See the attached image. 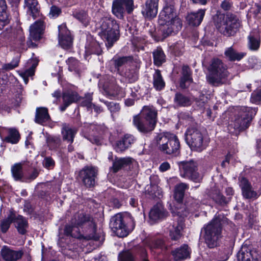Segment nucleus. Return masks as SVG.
I'll list each match as a JSON object with an SVG mask.
<instances>
[{"label": "nucleus", "mask_w": 261, "mask_h": 261, "mask_svg": "<svg viewBox=\"0 0 261 261\" xmlns=\"http://www.w3.org/2000/svg\"><path fill=\"white\" fill-rule=\"evenodd\" d=\"M89 227L90 234H87L85 238L87 240L93 239L97 241L99 237L95 233V224L91 219L89 215L83 212L76 214L71 220V225H66L64 229V232L67 236H71L74 238H80L81 234L78 232V227L83 225Z\"/></svg>", "instance_id": "2"}, {"label": "nucleus", "mask_w": 261, "mask_h": 261, "mask_svg": "<svg viewBox=\"0 0 261 261\" xmlns=\"http://www.w3.org/2000/svg\"><path fill=\"white\" fill-rule=\"evenodd\" d=\"M30 27V38L34 41L39 40L42 36L45 28L44 22L42 16Z\"/></svg>", "instance_id": "19"}, {"label": "nucleus", "mask_w": 261, "mask_h": 261, "mask_svg": "<svg viewBox=\"0 0 261 261\" xmlns=\"http://www.w3.org/2000/svg\"><path fill=\"white\" fill-rule=\"evenodd\" d=\"M154 63L158 66L161 65L165 61V55L160 48H158L153 52Z\"/></svg>", "instance_id": "40"}, {"label": "nucleus", "mask_w": 261, "mask_h": 261, "mask_svg": "<svg viewBox=\"0 0 261 261\" xmlns=\"http://www.w3.org/2000/svg\"><path fill=\"white\" fill-rule=\"evenodd\" d=\"M11 172L14 179L17 181L23 182L25 174L22 171V164L16 163L11 167Z\"/></svg>", "instance_id": "35"}, {"label": "nucleus", "mask_w": 261, "mask_h": 261, "mask_svg": "<svg viewBox=\"0 0 261 261\" xmlns=\"http://www.w3.org/2000/svg\"><path fill=\"white\" fill-rule=\"evenodd\" d=\"M97 173V169L96 167L87 166L80 171L79 176L85 186L91 187L95 184Z\"/></svg>", "instance_id": "14"}, {"label": "nucleus", "mask_w": 261, "mask_h": 261, "mask_svg": "<svg viewBox=\"0 0 261 261\" xmlns=\"http://www.w3.org/2000/svg\"><path fill=\"white\" fill-rule=\"evenodd\" d=\"M145 190V194L150 198L159 197L161 195L162 191L158 185H147L146 186Z\"/></svg>", "instance_id": "39"}, {"label": "nucleus", "mask_w": 261, "mask_h": 261, "mask_svg": "<svg viewBox=\"0 0 261 261\" xmlns=\"http://www.w3.org/2000/svg\"><path fill=\"white\" fill-rule=\"evenodd\" d=\"M160 170L162 172H164L167 171L170 168V165L168 162H164L160 166Z\"/></svg>", "instance_id": "63"}, {"label": "nucleus", "mask_w": 261, "mask_h": 261, "mask_svg": "<svg viewBox=\"0 0 261 261\" xmlns=\"http://www.w3.org/2000/svg\"><path fill=\"white\" fill-rule=\"evenodd\" d=\"M91 100H92L91 98L90 97L88 99L87 101H85L83 102V105L86 106L88 108H91L92 106H93V108L94 109V111L96 113H100L102 111L101 108L99 106H97L94 105H93L91 103Z\"/></svg>", "instance_id": "54"}, {"label": "nucleus", "mask_w": 261, "mask_h": 261, "mask_svg": "<svg viewBox=\"0 0 261 261\" xmlns=\"http://www.w3.org/2000/svg\"><path fill=\"white\" fill-rule=\"evenodd\" d=\"M24 4L29 15H31L33 19L41 16L40 6L37 0H24Z\"/></svg>", "instance_id": "26"}, {"label": "nucleus", "mask_w": 261, "mask_h": 261, "mask_svg": "<svg viewBox=\"0 0 261 261\" xmlns=\"http://www.w3.org/2000/svg\"><path fill=\"white\" fill-rule=\"evenodd\" d=\"M3 36L10 42L14 43L18 45H23L25 38L22 30L21 29H13L7 28L3 33Z\"/></svg>", "instance_id": "16"}, {"label": "nucleus", "mask_w": 261, "mask_h": 261, "mask_svg": "<svg viewBox=\"0 0 261 261\" xmlns=\"http://www.w3.org/2000/svg\"><path fill=\"white\" fill-rule=\"evenodd\" d=\"M104 102L107 106L108 109L111 112L118 111L120 109L119 105L113 102Z\"/></svg>", "instance_id": "57"}, {"label": "nucleus", "mask_w": 261, "mask_h": 261, "mask_svg": "<svg viewBox=\"0 0 261 261\" xmlns=\"http://www.w3.org/2000/svg\"><path fill=\"white\" fill-rule=\"evenodd\" d=\"M185 135L187 143L192 150L201 152L206 148L207 142L198 129L189 128Z\"/></svg>", "instance_id": "12"}, {"label": "nucleus", "mask_w": 261, "mask_h": 261, "mask_svg": "<svg viewBox=\"0 0 261 261\" xmlns=\"http://www.w3.org/2000/svg\"><path fill=\"white\" fill-rule=\"evenodd\" d=\"M50 119L48 110L45 107L37 108L36 111L35 121L40 124L44 125Z\"/></svg>", "instance_id": "28"}, {"label": "nucleus", "mask_w": 261, "mask_h": 261, "mask_svg": "<svg viewBox=\"0 0 261 261\" xmlns=\"http://www.w3.org/2000/svg\"><path fill=\"white\" fill-rule=\"evenodd\" d=\"M158 3L154 0H147L142 10L143 15L147 18H152L158 13Z\"/></svg>", "instance_id": "21"}, {"label": "nucleus", "mask_w": 261, "mask_h": 261, "mask_svg": "<svg viewBox=\"0 0 261 261\" xmlns=\"http://www.w3.org/2000/svg\"><path fill=\"white\" fill-rule=\"evenodd\" d=\"M164 246V242L162 240H158L153 244V246L151 248H163Z\"/></svg>", "instance_id": "62"}, {"label": "nucleus", "mask_w": 261, "mask_h": 261, "mask_svg": "<svg viewBox=\"0 0 261 261\" xmlns=\"http://www.w3.org/2000/svg\"><path fill=\"white\" fill-rule=\"evenodd\" d=\"M127 61L126 57L119 58L113 59L111 62L114 64L116 70L118 71L119 68L124 64Z\"/></svg>", "instance_id": "51"}, {"label": "nucleus", "mask_w": 261, "mask_h": 261, "mask_svg": "<svg viewBox=\"0 0 261 261\" xmlns=\"http://www.w3.org/2000/svg\"><path fill=\"white\" fill-rule=\"evenodd\" d=\"M157 111L152 106H144L140 114L134 117L133 124L143 133L152 131L156 123Z\"/></svg>", "instance_id": "4"}, {"label": "nucleus", "mask_w": 261, "mask_h": 261, "mask_svg": "<svg viewBox=\"0 0 261 261\" xmlns=\"http://www.w3.org/2000/svg\"><path fill=\"white\" fill-rule=\"evenodd\" d=\"M32 64L30 67L25 70L19 71V75L23 79L25 84L28 83V77L32 76L35 73V70L38 65L36 61H32Z\"/></svg>", "instance_id": "37"}, {"label": "nucleus", "mask_w": 261, "mask_h": 261, "mask_svg": "<svg viewBox=\"0 0 261 261\" xmlns=\"http://www.w3.org/2000/svg\"><path fill=\"white\" fill-rule=\"evenodd\" d=\"M91 46H86V55H90L91 54H98V52L96 51L94 48L93 47H98V44L96 43L93 42L91 45Z\"/></svg>", "instance_id": "59"}, {"label": "nucleus", "mask_w": 261, "mask_h": 261, "mask_svg": "<svg viewBox=\"0 0 261 261\" xmlns=\"http://www.w3.org/2000/svg\"><path fill=\"white\" fill-rule=\"evenodd\" d=\"M239 185L244 197L247 199L257 198L256 192L252 190L250 184L246 178L243 177H241L239 179Z\"/></svg>", "instance_id": "22"}, {"label": "nucleus", "mask_w": 261, "mask_h": 261, "mask_svg": "<svg viewBox=\"0 0 261 261\" xmlns=\"http://www.w3.org/2000/svg\"><path fill=\"white\" fill-rule=\"evenodd\" d=\"M44 166L46 168H50L54 167L55 162L50 158H46L43 162Z\"/></svg>", "instance_id": "60"}, {"label": "nucleus", "mask_w": 261, "mask_h": 261, "mask_svg": "<svg viewBox=\"0 0 261 261\" xmlns=\"http://www.w3.org/2000/svg\"><path fill=\"white\" fill-rule=\"evenodd\" d=\"M62 98L63 102L69 103L70 105L76 101L78 100L79 96L76 92L68 91L63 93Z\"/></svg>", "instance_id": "42"}, {"label": "nucleus", "mask_w": 261, "mask_h": 261, "mask_svg": "<svg viewBox=\"0 0 261 261\" xmlns=\"http://www.w3.org/2000/svg\"><path fill=\"white\" fill-rule=\"evenodd\" d=\"M256 112V108H242L229 124V130L231 131V129L233 128L234 130L239 132L247 128Z\"/></svg>", "instance_id": "7"}, {"label": "nucleus", "mask_w": 261, "mask_h": 261, "mask_svg": "<svg viewBox=\"0 0 261 261\" xmlns=\"http://www.w3.org/2000/svg\"><path fill=\"white\" fill-rule=\"evenodd\" d=\"M120 1L128 13L130 14L133 11L135 8L133 0H120Z\"/></svg>", "instance_id": "48"}, {"label": "nucleus", "mask_w": 261, "mask_h": 261, "mask_svg": "<svg viewBox=\"0 0 261 261\" xmlns=\"http://www.w3.org/2000/svg\"><path fill=\"white\" fill-rule=\"evenodd\" d=\"M205 13V9H199L197 12H192L188 15L187 21L192 26H198L201 23Z\"/></svg>", "instance_id": "25"}, {"label": "nucleus", "mask_w": 261, "mask_h": 261, "mask_svg": "<svg viewBox=\"0 0 261 261\" xmlns=\"http://www.w3.org/2000/svg\"><path fill=\"white\" fill-rule=\"evenodd\" d=\"M135 226L134 220L129 214H117L111 220L110 226L118 237L127 236L129 231L134 228Z\"/></svg>", "instance_id": "6"}, {"label": "nucleus", "mask_w": 261, "mask_h": 261, "mask_svg": "<svg viewBox=\"0 0 261 261\" xmlns=\"http://www.w3.org/2000/svg\"><path fill=\"white\" fill-rule=\"evenodd\" d=\"M127 166L129 169H132L134 171L135 174L138 173V163L129 157L116 159L113 163L112 169L114 172H116L121 168Z\"/></svg>", "instance_id": "17"}, {"label": "nucleus", "mask_w": 261, "mask_h": 261, "mask_svg": "<svg viewBox=\"0 0 261 261\" xmlns=\"http://www.w3.org/2000/svg\"><path fill=\"white\" fill-rule=\"evenodd\" d=\"M208 74L206 76L207 81L214 85L221 84L223 79L228 75L226 65L218 59L212 60L208 67Z\"/></svg>", "instance_id": "10"}, {"label": "nucleus", "mask_w": 261, "mask_h": 261, "mask_svg": "<svg viewBox=\"0 0 261 261\" xmlns=\"http://www.w3.org/2000/svg\"><path fill=\"white\" fill-rule=\"evenodd\" d=\"M224 55L226 58L231 61H240L245 56L246 54L242 52H238L232 47L227 48L224 52Z\"/></svg>", "instance_id": "31"}, {"label": "nucleus", "mask_w": 261, "mask_h": 261, "mask_svg": "<svg viewBox=\"0 0 261 261\" xmlns=\"http://www.w3.org/2000/svg\"><path fill=\"white\" fill-rule=\"evenodd\" d=\"M250 101L254 104H259L261 102V89H257L253 92Z\"/></svg>", "instance_id": "47"}, {"label": "nucleus", "mask_w": 261, "mask_h": 261, "mask_svg": "<svg viewBox=\"0 0 261 261\" xmlns=\"http://www.w3.org/2000/svg\"><path fill=\"white\" fill-rule=\"evenodd\" d=\"M159 17L160 30L164 38L176 34L181 28V21L172 6H165Z\"/></svg>", "instance_id": "3"}, {"label": "nucleus", "mask_w": 261, "mask_h": 261, "mask_svg": "<svg viewBox=\"0 0 261 261\" xmlns=\"http://www.w3.org/2000/svg\"><path fill=\"white\" fill-rule=\"evenodd\" d=\"M38 175V171L36 170H34L30 175L25 174V179H23V182H30L35 179Z\"/></svg>", "instance_id": "56"}, {"label": "nucleus", "mask_w": 261, "mask_h": 261, "mask_svg": "<svg viewBox=\"0 0 261 261\" xmlns=\"http://www.w3.org/2000/svg\"><path fill=\"white\" fill-rule=\"evenodd\" d=\"M59 43L64 49L70 48L72 45L73 38L66 24H62L58 27Z\"/></svg>", "instance_id": "18"}, {"label": "nucleus", "mask_w": 261, "mask_h": 261, "mask_svg": "<svg viewBox=\"0 0 261 261\" xmlns=\"http://www.w3.org/2000/svg\"><path fill=\"white\" fill-rule=\"evenodd\" d=\"M230 254L229 249H224L223 250L219 252L218 261H225L226 260Z\"/></svg>", "instance_id": "52"}, {"label": "nucleus", "mask_w": 261, "mask_h": 261, "mask_svg": "<svg viewBox=\"0 0 261 261\" xmlns=\"http://www.w3.org/2000/svg\"><path fill=\"white\" fill-rule=\"evenodd\" d=\"M14 215L10 214L7 218L2 221L1 228L3 232H6L9 229L10 224L13 221Z\"/></svg>", "instance_id": "45"}, {"label": "nucleus", "mask_w": 261, "mask_h": 261, "mask_svg": "<svg viewBox=\"0 0 261 261\" xmlns=\"http://www.w3.org/2000/svg\"><path fill=\"white\" fill-rule=\"evenodd\" d=\"M75 17L79 19L84 25L86 26L89 23V18L87 14L84 11H81L77 13Z\"/></svg>", "instance_id": "49"}, {"label": "nucleus", "mask_w": 261, "mask_h": 261, "mask_svg": "<svg viewBox=\"0 0 261 261\" xmlns=\"http://www.w3.org/2000/svg\"><path fill=\"white\" fill-rule=\"evenodd\" d=\"M22 250H14L8 247L4 246L1 251L2 258L6 261H17L23 255Z\"/></svg>", "instance_id": "23"}, {"label": "nucleus", "mask_w": 261, "mask_h": 261, "mask_svg": "<svg viewBox=\"0 0 261 261\" xmlns=\"http://www.w3.org/2000/svg\"><path fill=\"white\" fill-rule=\"evenodd\" d=\"M221 225L220 218L215 217L204 228L205 240L208 247L214 248L217 245L221 232Z\"/></svg>", "instance_id": "11"}, {"label": "nucleus", "mask_w": 261, "mask_h": 261, "mask_svg": "<svg viewBox=\"0 0 261 261\" xmlns=\"http://www.w3.org/2000/svg\"><path fill=\"white\" fill-rule=\"evenodd\" d=\"M0 136L2 139L11 144H16L19 140L18 131L15 128H4L0 130Z\"/></svg>", "instance_id": "20"}, {"label": "nucleus", "mask_w": 261, "mask_h": 261, "mask_svg": "<svg viewBox=\"0 0 261 261\" xmlns=\"http://www.w3.org/2000/svg\"><path fill=\"white\" fill-rule=\"evenodd\" d=\"M7 9V6L5 0H0V30L9 22Z\"/></svg>", "instance_id": "33"}, {"label": "nucleus", "mask_w": 261, "mask_h": 261, "mask_svg": "<svg viewBox=\"0 0 261 261\" xmlns=\"http://www.w3.org/2000/svg\"><path fill=\"white\" fill-rule=\"evenodd\" d=\"M225 193L228 197L226 198L222 195L220 193H216L213 195V198L216 202L220 204L226 203L229 200L230 197L233 195L234 191L232 188L228 187L225 190Z\"/></svg>", "instance_id": "36"}, {"label": "nucleus", "mask_w": 261, "mask_h": 261, "mask_svg": "<svg viewBox=\"0 0 261 261\" xmlns=\"http://www.w3.org/2000/svg\"><path fill=\"white\" fill-rule=\"evenodd\" d=\"M125 103L127 106H131L134 105L135 100L132 99H127L125 101Z\"/></svg>", "instance_id": "64"}, {"label": "nucleus", "mask_w": 261, "mask_h": 261, "mask_svg": "<svg viewBox=\"0 0 261 261\" xmlns=\"http://www.w3.org/2000/svg\"><path fill=\"white\" fill-rule=\"evenodd\" d=\"M232 7V3L228 0H224L221 4V8L224 11L229 10Z\"/></svg>", "instance_id": "61"}, {"label": "nucleus", "mask_w": 261, "mask_h": 261, "mask_svg": "<svg viewBox=\"0 0 261 261\" xmlns=\"http://www.w3.org/2000/svg\"><path fill=\"white\" fill-rule=\"evenodd\" d=\"M155 142L159 149L163 152L168 154H176L179 150L180 144L176 136L166 133L158 135Z\"/></svg>", "instance_id": "8"}, {"label": "nucleus", "mask_w": 261, "mask_h": 261, "mask_svg": "<svg viewBox=\"0 0 261 261\" xmlns=\"http://www.w3.org/2000/svg\"><path fill=\"white\" fill-rule=\"evenodd\" d=\"M125 144V146L128 148L134 142V138L133 136L130 135H126L122 139Z\"/></svg>", "instance_id": "58"}, {"label": "nucleus", "mask_w": 261, "mask_h": 261, "mask_svg": "<svg viewBox=\"0 0 261 261\" xmlns=\"http://www.w3.org/2000/svg\"><path fill=\"white\" fill-rule=\"evenodd\" d=\"M100 32L99 35L106 41V45L111 47L119 38V25L111 17H105L100 21Z\"/></svg>", "instance_id": "5"}, {"label": "nucleus", "mask_w": 261, "mask_h": 261, "mask_svg": "<svg viewBox=\"0 0 261 261\" xmlns=\"http://www.w3.org/2000/svg\"><path fill=\"white\" fill-rule=\"evenodd\" d=\"M180 175L195 182H200L202 176L197 172V164L193 161L184 162L180 166Z\"/></svg>", "instance_id": "13"}, {"label": "nucleus", "mask_w": 261, "mask_h": 261, "mask_svg": "<svg viewBox=\"0 0 261 261\" xmlns=\"http://www.w3.org/2000/svg\"><path fill=\"white\" fill-rule=\"evenodd\" d=\"M165 83L160 70H155L153 74V86L154 88L158 90H160L165 87Z\"/></svg>", "instance_id": "41"}, {"label": "nucleus", "mask_w": 261, "mask_h": 261, "mask_svg": "<svg viewBox=\"0 0 261 261\" xmlns=\"http://www.w3.org/2000/svg\"><path fill=\"white\" fill-rule=\"evenodd\" d=\"M166 216L167 212L165 210L163 205L160 203L153 206L150 210L149 214L150 219L153 221L163 219Z\"/></svg>", "instance_id": "24"}, {"label": "nucleus", "mask_w": 261, "mask_h": 261, "mask_svg": "<svg viewBox=\"0 0 261 261\" xmlns=\"http://www.w3.org/2000/svg\"><path fill=\"white\" fill-rule=\"evenodd\" d=\"M19 63V58L17 57L14 58L10 63L4 64L2 66L3 69L6 70H10L17 67Z\"/></svg>", "instance_id": "46"}, {"label": "nucleus", "mask_w": 261, "mask_h": 261, "mask_svg": "<svg viewBox=\"0 0 261 261\" xmlns=\"http://www.w3.org/2000/svg\"><path fill=\"white\" fill-rule=\"evenodd\" d=\"M119 261H134V260L131 253L127 251L119 254Z\"/></svg>", "instance_id": "50"}, {"label": "nucleus", "mask_w": 261, "mask_h": 261, "mask_svg": "<svg viewBox=\"0 0 261 261\" xmlns=\"http://www.w3.org/2000/svg\"><path fill=\"white\" fill-rule=\"evenodd\" d=\"M61 9L55 6L51 7L50 12L49 13V17L51 18H56L58 17L61 13Z\"/></svg>", "instance_id": "55"}, {"label": "nucleus", "mask_w": 261, "mask_h": 261, "mask_svg": "<svg viewBox=\"0 0 261 261\" xmlns=\"http://www.w3.org/2000/svg\"><path fill=\"white\" fill-rule=\"evenodd\" d=\"M238 261H258V253L251 246L244 244L237 254Z\"/></svg>", "instance_id": "15"}, {"label": "nucleus", "mask_w": 261, "mask_h": 261, "mask_svg": "<svg viewBox=\"0 0 261 261\" xmlns=\"http://www.w3.org/2000/svg\"><path fill=\"white\" fill-rule=\"evenodd\" d=\"M182 76L181 79L180 86L182 88L187 87V83H191L192 79L191 77V71L189 67L188 66H183L182 68Z\"/></svg>", "instance_id": "38"}, {"label": "nucleus", "mask_w": 261, "mask_h": 261, "mask_svg": "<svg viewBox=\"0 0 261 261\" xmlns=\"http://www.w3.org/2000/svg\"><path fill=\"white\" fill-rule=\"evenodd\" d=\"M66 63L68 65L69 71H74L76 73L79 72V63L75 58L72 57L68 58L66 61Z\"/></svg>", "instance_id": "44"}, {"label": "nucleus", "mask_w": 261, "mask_h": 261, "mask_svg": "<svg viewBox=\"0 0 261 261\" xmlns=\"http://www.w3.org/2000/svg\"><path fill=\"white\" fill-rule=\"evenodd\" d=\"M174 100L177 106L185 107L190 105V99L180 93L176 94Z\"/></svg>", "instance_id": "43"}, {"label": "nucleus", "mask_w": 261, "mask_h": 261, "mask_svg": "<svg viewBox=\"0 0 261 261\" xmlns=\"http://www.w3.org/2000/svg\"><path fill=\"white\" fill-rule=\"evenodd\" d=\"M127 148L128 147L125 146V144L122 139L118 141L115 146V149L118 152H122Z\"/></svg>", "instance_id": "53"}, {"label": "nucleus", "mask_w": 261, "mask_h": 261, "mask_svg": "<svg viewBox=\"0 0 261 261\" xmlns=\"http://www.w3.org/2000/svg\"><path fill=\"white\" fill-rule=\"evenodd\" d=\"M125 8L121 3L120 0H114L113 2L112 13L118 18L122 19L125 11Z\"/></svg>", "instance_id": "34"}, {"label": "nucleus", "mask_w": 261, "mask_h": 261, "mask_svg": "<svg viewBox=\"0 0 261 261\" xmlns=\"http://www.w3.org/2000/svg\"><path fill=\"white\" fill-rule=\"evenodd\" d=\"M172 253L174 260L180 261L190 256V251L188 246L184 245L172 251Z\"/></svg>", "instance_id": "29"}, {"label": "nucleus", "mask_w": 261, "mask_h": 261, "mask_svg": "<svg viewBox=\"0 0 261 261\" xmlns=\"http://www.w3.org/2000/svg\"><path fill=\"white\" fill-rule=\"evenodd\" d=\"M214 23L221 33L228 36L232 35L240 26L239 21L231 15H217L214 17Z\"/></svg>", "instance_id": "9"}, {"label": "nucleus", "mask_w": 261, "mask_h": 261, "mask_svg": "<svg viewBox=\"0 0 261 261\" xmlns=\"http://www.w3.org/2000/svg\"><path fill=\"white\" fill-rule=\"evenodd\" d=\"M76 133L77 129L76 128L71 127L66 124L63 125L61 133L63 140L72 143Z\"/></svg>", "instance_id": "27"}, {"label": "nucleus", "mask_w": 261, "mask_h": 261, "mask_svg": "<svg viewBox=\"0 0 261 261\" xmlns=\"http://www.w3.org/2000/svg\"><path fill=\"white\" fill-rule=\"evenodd\" d=\"M248 47L249 49L253 51L257 50L260 46V37L257 31H254L250 33L248 37Z\"/></svg>", "instance_id": "30"}, {"label": "nucleus", "mask_w": 261, "mask_h": 261, "mask_svg": "<svg viewBox=\"0 0 261 261\" xmlns=\"http://www.w3.org/2000/svg\"><path fill=\"white\" fill-rule=\"evenodd\" d=\"M13 221L18 231L22 234H24L28 227V223L27 220L22 216L19 215L16 217L14 216Z\"/></svg>", "instance_id": "32"}, {"label": "nucleus", "mask_w": 261, "mask_h": 261, "mask_svg": "<svg viewBox=\"0 0 261 261\" xmlns=\"http://www.w3.org/2000/svg\"><path fill=\"white\" fill-rule=\"evenodd\" d=\"M188 188V185L185 183L177 185L175 188L174 198L176 203L171 207L174 219L173 224L169 227L170 236L173 240H177L180 237V232L184 226V217L188 213L185 205L181 203L185 191Z\"/></svg>", "instance_id": "1"}]
</instances>
